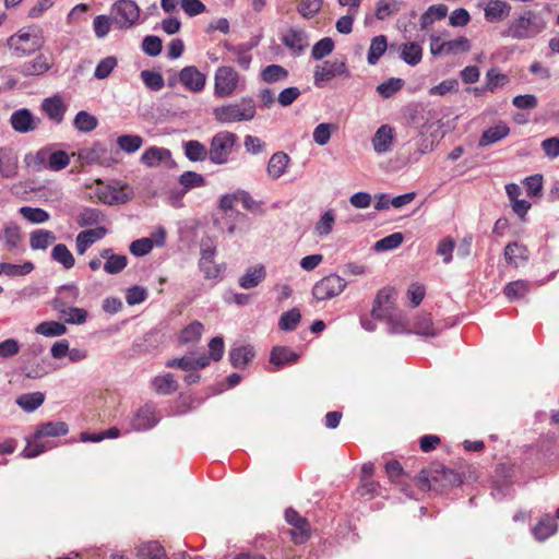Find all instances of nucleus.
Listing matches in <instances>:
<instances>
[{
  "label": "nucleus",
  "instance_id": "1",
  "mask_svg": "<svg viewBox=\"0 0 559 559\" xmlns=\"http://www.w3.org/2000/svg\"><path fill=\"white\" fill-rule=\"evenodd\" d=\"M416 480L418 487L426 491L460 486L463 483V477L460 473L447 468L443 464L433 463L428 468H423Z\"/></svg>",
  "mask_w": 559,
  "mask_h": 559
},
{
  "label": "nucleus",
  "instance_id": "2",
  "mask_svg": "<svg viewBox=\"0 0 559 559\" xmlns=\"http://www.w3.org/2000/svg\"><path fill=\"white\" fill-rule=\"evenodd\" d=\"M545 28V22L533 11H525L518 19L512 21L501 35L514 39H527L538 35Z\"/></svg>",
  "mask_w": 559,
  "mask_h": 559
},
{
  "label": "nucleus",
  "instance_id": "3",
  "mask_svg": "<svg viewBox=\"0 0 559 559\" xmlns=\"http://www.w3.org/2000/svg\"><path fill=\"white\" fill-rule=\"evenodd\" d=\"M255 112V103L252 98H242L239 103L213 109L214 118L221 123L250 121L254 118Z\"/></svg>",
  "mask_w": 559,
  "mask_h": 559
},
{
  "label": "nucleus",
  "instance_id": "4",
  "mask_svg": "<svg viewBox=\"0 0 559 559\" xmlns=\"http://www.w3.org/2000/svg\"><path fill=\"white\" fill-rule=\"evenodd\" d=\"M238 141L236 133L230 131L217 132L211 140L209 158L215 165H224L228 162L234 146Z\"/></svg>",
  "mask_w": 559,
  "mask_h": 559
},
{
  "label": "nucleus",
  "instance_id": "5",
  "mask_svg": "<svg viewBox=\"0 0 559 559\" xmlns=\"http://www.w3.org/2000/svg\"><path fill=\"white\" fill-rule=\"evenodd\" d=\"M346 286L347 283L343 277L331 273L314 284L312 287V296L318 301L332 299L343 293Z\"/></svg>",
  "mask_w": 559,
  "mask_h": 559
},
{
  "label": "nucleus",
  "instance_id": "6",
  "mask_svg": "<svg viewBox=\"0 0 559 559\" xmlns=\"http://www.w3.org/2000/svg\"><path fill=\"white\" fill-rule=\"evenodd\" d=\"M112 10L115 12L114 23L118 28L128 29L133 27L140 19V8L132 0H118Z\"/></svg>",
  "mask_w": 559,
  "mask_h": 559
},
{
  "label": "nucleus",
  "instance_id": "7",
  "mask_svg": "<svg viewBox=\"0 0 559 559\" xmlns=\"http://www.w3.org/2000/svg\"><path fill=\"white\" fill-rule=\"evenodd\" d=\"M469 49L471 43L464 36L448 41H442L437 35L430 36V52L435 57L442 55H456L460 52H466Z\"/></svg>",
  "mask_w": 559,
  "mask_h": 559
},
{
  "label": "nucleus",
  "instance_id": "8",
  "mask_svg": "<svg viewBox=\"0 0 559 559\" xmlns=\"http://www.w3.org/2000/svg\"><path fill=\"white\" fill-rule=\"evenodd\" d=\"M344 75L350 78V73L347 69L345 61H324L322 64H318L314 68L313 79L314 85L320 87L324 81H330L335 76Z\"/></svg>",
  "mask_w": 559,
  "mask_h": 559
},
{
  "label": "nucleus",
  "instance_id": "9",
  "mask_svg": "<svg viewBox=\"0 0 559 559\" xmlns=\"http://www.w3.org/2000/svg\"><path fill=\"white\" fill-rule=\"evenodd\" d=\"M238 83V73L230 67H221L215 73V95L227 97L234 93Z\"/></svg>",
  "mask_w": 559,
  "mask_h": 559
},
{
  "label": "nucleus",
  "instance_id": "10",
  "mask_svg": "<svg viewBox=\"0 0 559 559\" xmlns=\"http://www.w3.org/2000/svg\"><path fill=\"white\" fill-rule=\"evenodd\" d=\"M285 520L293 525L295 530L290 531L295 544H302L310 537V525L306 518L301 516L296 510L288 508L285 511Z\"/></svg>",
  "mask_w": 559,
  "mask_h": 559
},
{
  "label": "nucleus",
  "instance_id": "11",
  "mask_svg": "<svg viewBox=\"0 0 559 559\" xmlns=\"http://www.w3.org/2000/svg\"><path fill=\"white\" fill-rule=\"evenodd\" d=\"M40 122L41 120L35 117L27 108L15 110L10 117L12 129L19 133H28L35 131Z\"/></svg>",
  "mask_w": 559,
  "mask_h": 559
},
{
  "label": "nucleus",
  "instance_id": "12",
  "mask_svg": "<svg viewBox=\"0 0 559 559\" xmlns=\"http://www.w3.org/2000/svg\"><path fill=\"white\" fill-rule=\"evenodd\" d=\"M394 294L395 290L392 287H384L377 293L371 309V316L373 319L382 320L384 313H388L393 310V302L391 301V299Z\"/></svg>",
  "mask_w": 559,
  "mask_h": 559
},
{
  "label": "nucleus",
  "instance_id": "13",
  "mask_svg": "<svg viewBox=\"0 0 559 559\" xmlns=\"http://www.w3.org/2000/svg\"><path fill=\"white\" fill-rule=\"evenodd\" d=\"M157 421L158 418L155 415L154 407L146 404L136 411L131 418L130 425L132 429L141 431L151 429L157 424Z\"/></svg>",
  "mask_w": 559,
  "mask_h": 559
},
{
  "label": "nucleus",
  "instance_id": "14",
  "mask_svg": "<svg viewBox=\"0 0 559 559\" xmlns=\"http://www.w3.org/2000/svg\"><path fill=\"white\" fill-rule=\"evenodd\" d=\"M8 46L15 52L17 57H24L34 52L38 45L28 33L16 34L8 39Z\"/></svg>",
  "mask_w": 559,
  "mask_h": 559
},
{
  "label": "nucleus",
  "instance_id": "15",
  "mask_svg": "<svg viewBox=\"0 0 559 559\" xmlns=\"http://www.w3.org/2000/svg\"><path fill=\"white\" fill-rule=\"evenodd\" d=\"M179 80L191 92H200L205 85V75L193 66L183 68L179 72Z\"/></svg>",
  "mask_w": 559,
  "mask_h": 559
},
{
  "label": "nucleus",
  "instance_id": "16",
  "mask_svg": "<svg viewBox=\"0 0 559 559\" xmlns=\"http://www.w3.org/2000/svg\"><path fill=\"white\" fill-rule=\"evenodd\" d=\"M106 234L107 229L104 226L81 231L75 239L76 252L84 254L94 242L105 237Z\"/></svg>",
  "mask_w": 559,
  "mask_h": 559
},
{
  "label": "nucleus",
  "instance_id": "17",
  "mask_svg": "<svg viewBox=\"0 0 559 559\" xmlns=\"http://www.w3.org/2000/svg\"><path fill=\"white\" fill-rule=\"evenodd\" d=\"M41 110L56 123H61L67 110L63 99L59 95L47 97L41 103Z\"/></svg>",
  "mask_w": 559,
  "mask_h": 559
},
{
  "label": "nucleus",
  "instance_id": "18",
  "mask_svg": "<svg viewBox=\"0 0 559 559\" xmlns=\"http://www.w3.org/2000/svg\"><path fill=\"white\" fill-rule=\"evenodd\" d=\"M165 160H169L171 166L175 165V162L171 159V152L164 147L151 146L141 156V162L151 168L157 167Z\"/></svg>",
  "mask_w": 559,
  "mask_h": 559
},
{
  "label": "nucleus",
  "instance_id": "19",
  "mask_svg": "<svg viewBox=\"0 0 559 559\" xmlns=\"http://www.w3.org/2000/svg\"><path fill=\"white\" fill-rule=\"evenodd\" d=\"M504 259L510 265L519 267L528 260V250L516 241L510 242L504 248Z\"/></svg>",
  "mask_w": 559,
  "mask_h": 559
},
{
  "label": "nucleus",
  "instance_id": "20",
  "mask_svg": "<svg viewBox=\"0 0 559 559\" xmlns=\"http://www.w3.org/2000/svg\"><path fill=\"white\" fill-rule=\"evenodd\" d=\"M509 133H510L509 126L503 121H499L497 124L486 129L483 132L481 136L479 138L478 145L479 146L491 145V144L504 139Z\"/></svg>",
  "mask_w": 559,
  "mask_h": 559
},
{
  "label": "nucleus",
  "instance_id": "21",
  "mask_svg": "<svg viewBox=\"0 0 559 559\" xmlns=\"http://www.w3.org/2000/svg\"><path fill=\"white\" fill-rule=\"evenodd\" d=\"M51 68L48 58L40 53L34 60L24 62L19 71L25 76L41 75Z\"/></svg>",
  "mask_w": 559,
  "mask_h": 559
},
{
  "label": "nucleus",
  "instance_id": "22",
  "mask_svg": "<svg viewBox=\"0 0 559 559\" xmlns=\"http://www.w3.org/2000/svg\"><path fill=\"white\" fill-rule=\"evenodd\" d=\"M282 43L294 52L300 53L307 46V34L304 29L290 28L283 35Z\"/></svg>",
  "mask_w": 559,
  "mask_h": 559
},
{
  "label": "nucleus",
  "instance_id": "23",
  "mask_svg": "<svg viewBox=\"0 0 559 559\" xmlns=\"http://www.w3.org/2000/svg\"><path fill=\"white\" fill-rule=\"evenodd\" d=\"M511 5L503 0H491L485 8V17L488 22H498L508 17Z\"/></svg>",
  "mask_w": 559,
  "mask_h": 559
},
{
  "label": "nucleus",
  "instance_id": "24",
  "mask_svg": "<svg viewBox=\"0 0 559 559\" xmlns=\"http://www.w3.org/2000/svg\"><path fill=\"white\" fill-rule=\"evenodd\" d=\"M393 142V128L389 124H382L372 138L373 150L377 153H385L390 150Z\"/></svg>",
  "mask_w": 559,
  "mask_h": 559
},
{
  "label": "nucleus",
  "instance_id": "25",
  "mask_svg": "<svg viewBox=\"0 0 559 559\" xmlns=\"http://www.w3.org/2000/svg\"><path fill=\"white\" fill-rule=\"evenodd\" d=\"M290 162V157L284 152L274 153L267 163V174L272 179H278L282 177Z\"/></svg>",
  "mask_w": 559,
  "mask_h": 559
},
{
  "label": "nucleus",
  "instance_id": "26",
  "mask_svg": "<svg viewBox=\"0 0 559 559\" xmlns=\"http://www.w3.org/2000/svg\"><path fill=\"white\" fill-rule=\"evenodd\" d=\"M558 524L550 514H545L533 527V535L539 542H543L557 532Z\"/></svg>",
  "mask_w": 559,
  "mask_h": 559
},
{
  "label": "nucleus",
  "instance_id": "27",
  "mask_svg": "<svg viewBox=\"0 0 559 559\" xmlns=\"http://www.w3.org/2000/svg\"><path fill=\"white\" fill-rule=\"evenodd\" d=\"M265 276L266 272L263 265L251 266L239 278V286L243 289L254 288L265 278Z\"/></svg>",
  "mask_w": 559,
  "mask_h": 559
},
{
  "label": "nucleus",
  "instance_id": "28",
  "mask_svg": "<svg viewBox=\"0 0 559 559\" xmlns=\"http://www.w3.org/2000/svg\"><path fill=\"white\" fill-rule=\"evenodd\" d=\"M68 431L69 428L64 421H48L37 427L34 439L66 436Z\"/></svg>",
  "mask_w": 559,
  "mask_h": 559
},
{
  "label": "nucleus",
  "instance_id": "29",
  "mask_svg": "<svg viewBox=\"0 0 559 559\" xmlns=\"http://www.w3.org/2000/svg\"><path fill=\"white\" fill-rule=\"evenodd\" d=\"M17 168V158L12 150L3 147L0 148V175L3 178H11L15 176Z\"/></svg>",
  "mask_w": 559,
  "mask_h": 559
},
{
  "label": "nucleus",
  "instance_id": "30",
  "mask_svg": "<svg viewBox=\"0 0 559 559\" xmlns=\"http://www.w3.org/2000/svg\"><path fill=\"white\" fill-rule=\"evenodd\" d=\"M298 359L299 355L286 346L273 347L270 355V362L277 367H283L287 364L296 362Z\"/></svg>",
  "mask_w": 559,
  "mask_h": 559
},
{
  "label": "nucleus",
  "instance_id": "31",
  "mask_svg": "<svg viewBox=\"0 0 559 559\" xmlns=\"http://www.w3.org/2000/svg\"><path fill=\"white\" fill-rule=\"evenodd\" d=\"M397 50L400 51L401 59L412 67L418 64L421 61L423 49L415 41L403 44L397 47Z\"/></svg>",
  "mask_w": 559,
  "mask_h": 559
},
{
  "label": "nucleus",
  "instance_id": "32",
  "mask_svg": "<svg viewBox=\"0 0 559 559\" xmlns=\"http://www.w3.org/2000/svg\"><path fill=\"white\" fill-rule=\"evenodd\" d=\"M229 361L235 368H242L254 357V350L251 346H239L231 348L228 354Z\"/></svg>",
  "mask_w": 559,
  "mask_h": 559
},
{
  "label": "nucleus",
  "instance_id": "33",
  "mask_svg": "<svg viewBox=\"0 0 559 559\" xmlns=\"http://www.w3.org/2000/svg\"><path fill=\"white\" fill-rule=\"evenodd\" d=\"M179 183L183 186V189L179 192L175 193V198H182L186 192L192 188L203 187L205 185V179L202 175L195 171H185L179 177Z\"/></svg>",
  "mask_w": 559,
  "mask_h": 559
},
{
  "label": "nucleus",
  "instance_id": "34",
  "mask_svg": "<svg viewBox=\"0 0 559 559\" xmlns=\"http://www.w3.org/2000/svg\"><path fill=\"white\" fill-rule=\"evenodd\" d=\"M107 148L102 143H95L92 147L79 151V158L85 164H105Z\"/></svg>",
  "mask_w": 559,
  "mask_h": 559
},
{
  "label": "nucleus",
  "instance_id": "35",
  "mask_svg": "<svg viewBox=\"0 0 559 559\" xmlns=\"http://www.w3.org/2000/svg\"><path fill=\"white\" fill-rule=\"evenodd\" d=\"M186 157L191 162H203L209 156V150L198 140H189L183 143Z\"/></svg>",
  "mask_w": 559,
  "mask_h": 559
},
{
  "label": "nucleus",
  "instance_id": "36",
  "mask_svg": "<svg viewBox=\"0 0 559 559\" xmlns=\"http://www.w3.org/2000/svg\"><path fill=\"white\" fill-rule=\"evenodd\" d=\"M388 49V40L384 35H378L371 39L368 50V63L371 66L377 64L379 59L384 55Z\"/></svg>",
  "mask_w": 559,
  "mask_h": 559
},
{
  "label": "nucleus",
  "instance_id": "37",
  "mask_svg": "<svg viewBox=\"0 0 559 559\" xmlns=\"http://www.w3.org/2000/svg\"><path fill=\"white\" fill-rule=\"evenodd\" d=\"M55 240L56 236L52 231L46 229H37L31 234L29 246L33 250H45Z\"/></svg>",
  "mask_w": 559,
  "mask_h": 559
},
{
  "label": "nucleus",
  "instance_id": "38",
  "mask_svg": "<svg viewBox=\"0 0 559 559\" xmlns=\"http://www.w3.org/2000/svg\"><path fill=\"white\" fill-rule=\"evenodd\" d=\"M138 559H168L164 548L157 542L141 545L136 552Z\"/></svg>",
  "mask_w": 559,
  "mask_h": 559
},
{
  "label": "nucleus",
  "instance_id": "39",
  "mask_svg": "<svg viewBox=\"0 0 559 559\" xmlns=\"http://www.w3.org/2000/svg\"><path fill=\"white\" fill-rule=\"evenodd\" d=\"M448 14V7L444 4H436L428 8V10L420 16V27L427 28L437 20H442Z\"/></svg>",
  "mask_w": 559,
  "mask_h": 559
},
{
  "label": "nucleus",
  "instance_id": "40",
  "mask_svg": "<svg viewBox=\"0 0 559 559\" xmlns=\"http://www.w3.org/2000/svg\"><path fill=\"white\" fill-rule=\"evenodd\" d=\"M44 401L45 395L41 392H34L20 395L16 403L22 409L26 412H34L44 403Z\"/></svg>",
  "mask_w": 559,
  "mask_h": 559
},
{
  "label": "nucleus",
  "instance_id": "41",
  "mask_svg": "<svg viewBox=\"0 0 559 559\" xmlns=\"http://www.w3.org/2000/svg\"><path fill=\"white\" fill-rule=\"evenodd\" d=\"M51 258L58 263L62 264L67 270H70L75 264L73 254L63 243H58L52 248Z\"/></svg>",
  "mask_w": 559,
  "mask_h": 559
},
{
  "label": "nucleus",
  "instance_id": "42",
  "mask_svg": "<svg viewBox=\"0 0 559 559\" xmlns=\"http://www.w3.org/2000/svg\"><path fill=\"white\" fill-rule=\"evenodd\" d=\"M74 127L81 132H91L96 129L98 120L87 111H79L73 121Z\"/></svg>",
  "mask_w": 559,
  "mask_h": 559
},
{
  "label": "nucleus",
  "instance_id": "43",
  "mask_svg": "<svg viewBox=\"0 0 559 559\" xmlns=\"http://www.w3.org/2000/svg\"><path fill=\"white\" fill-rule=\"evenodd\" d=\"M143 142V138L138 134H123L117 139L119 148L128 154L136 152Z\"/></svg>",
  "mask_w": 559,
  "mask_h": 559
},
{
  "label": "nucleus",
  "instance_id": "44",
  "mask_svg": "<svg viewBox=\"0 0 559 559\" xmlns=\"http://www.w3.org/2000/svg\"><path fill=\"white\" fill-rule=\"evenodd\" d=\"M288 76V71L280 64H270L261 72V79L269 84L285 80Z\"/></svg>",
  "mask_w": 559,
  "mask_h": 559
},
{
  "label": "nucleus",
  "instance_id": "45",
  "mask_svg": "<svg viewBox=\"0 0 559 559\" xmlns=\"http://www.w3.org/2000/svg\"><path fill=\"white\" fill-rule=\"evenodd\" d=\"M530 290V284L526 281L519 280L510 282L503 289L506 297L510 300L523 298Z\"/></svg>",
  "mask_w": 559,
  "mask_h": 559
},
{
  "label": "nucleus",
  "instance_id": "46",
  "mask_svg": "<svg viewBox=\"0 0 559 559\" xmlns=\"http://www.w3.org/2000/svg\"><path fill=\"white\" fill-rule=\"evenodd\" d=\"M202 323L199 321H193L181 331L179 341L181 344L197 343L202 335Z\"/></svg>",
  "mask_w": 559,
  "mask_h": 559
},
{
  "label": "nucleus",
  "instance_id": "47",
  "mask_svg": "<svg viewBox=\"0 0 559 559\" xmlns=\"http://www.w3.org/2000/svg\"><path fill=\"white\" fill-rule=\"evenodd\" d=\"M153 384L156 392L165 395H169L178 389V383L171 373H167L163 377H156Z\"/></svg>",
  "mask_w": 559,
  "mask_h": 559
},
{
  "label": "nucleus",
  "instance_id": "48",
  "mask_svg": "<svg viewBox=\"0 0 559 559\" xmlns=\"http://www.w3.org/2000/svg\"><path fill=\"white\" fill-rule=\"evenodd\" d=\"M35 331L44 336L53 337L63 335L67 332V328L64 324L57 321H45L39 323Z\"/></svg>",
  "mask_w": 559,
  "mask_h": 559
},
{
  "label": "nucleus",
  "instance_id": "49",
  "mask_svg": "<svg viewBox=\"0 0 559 559\" xmlns=\"http://www.w3.org/2000/svg\"><path fill=\"white\" fill-rule=\"evenodd\" d=\"M300 320L301 313L299 309L293 308L281 316L278 326L283 331H294L298 326Z\"/></svg>",
  "mask_w": 559,
  "mask_h": 559
},
{
  "label": "nucleus",
  "instance_id": "50",
  "mask_svg": "<svg viewBox=\"0 0 559 559\" xmlns=\"http://www.w3.org/2000/svg\"><path fill=\"white\" fill-rule=\"evenodd\" d=\"M414 331L416 334L424 336H436L438 331L433 328L432 319L430 314L425 313L417 317L414 324Z\"/></svg>",
  "mask_w": 559,
  "mask_h": 559
},
{
  "label": "nucleus",
  "instance_id": "51",
  "mask_svg": "<svg viewBox=\"0 0 559 559\" xmlns=\"http://www.w3.org/2000/svg\"><path fill=\"white\" fill-rule=\"evenodd\" d=\"M401 10V2L396 0H379L376 7V17L384 20L388 16L397 13Z\"/></svg>",
  "mask_w": 559,
  "mask_h": 559
},
{
  "label": "nucleus",
  "instance_id": "52",
  "mask_svg": "<svg viewBox=\"0 0 559 559\" xmlns=\"http://www.w3.org/2000/svg\"><path fill=\"white\" fill-rule=\"evenodd\" d=\"M140 75L145 86L151 91H160L165 85L164 78L159 72L143 70Z\"/></svg>",
  "mask_w": 559,
  "mask_h": 559
},
{
  "label": "nucleus",
  "instance_id": "53",
  "mask_svg": "<svg viewBox=\"0 0 559 559\" xmlns=\"http://www.w3.org/2000/svg\"><path fill=\"white\" fill-rule=\"evenodd\" d=\"M225 47L230 52L237 56V63L245 70L249 69L251 63V56L248 51L252 48V46L239 45L233 46L228 43H225Z\"/></svg>",
  "mask_w": 559,
  "mask_h": 559
},
{
  "label": "nucleus",
  "instance_id": "54",
  "mask_svg": "<svg viewBox=\"0 0 559 559\" xmlns=\"http://www.w3.org/2000/svg\"><path fill=\"white\" fill-rule=\"evenodd\" d=\"M334 49V41L331 37H324L317 41L311 50V57L314 60H322L329 56Z\"/></svg>",
  "mask_w": 559,
  "mask_h": 559
},
{
  "label": "nucleus",
  "instance_id": "55",
  "mask_svg": "<svg viewBox=\"0 0 559 559\" xmlns=\"http://www.w3.org/2000/svg\"><path fill=\"white\" fill-rule=\"evenodd\" d=\"M21 215L31 223L41 224L49 219V214L43 209L23 206L20 209Z\"/></svg>",
  "mask_w": 559,
  "mask_h": 559
},
{
  "label": "nucleus",
  "instance_id": "56",
  "mask_svg": "<svg viewBox=\"0 0 559 559\" xmlns=\"http://www.w3.org/2000/svg\"><path fill=\"white\" fill-rule=\"evenodd\" d=\"M404 236L402 233H393L380 240H378L374 243V250L376 251H385V250H392L401 246L403 242Z\"/></svg>",
  "mask_w": 559,
  "mask_h": 559
},
{
  "label": "nucleus",
  "instance_id": "57",
  "mask_svg": "<svg viewBox=\"0 0 559 559\" xmlns=\"http://www.w3.org/2000/svg\"><path fill=\"white\" fill-rule=\"evenodd\" d=\"M404 85V81L399 78H392L377 86V92L384 98L393 96Z\"/></svg>",
  "mask_w": 559,
  "mask_h": 559
},
{
  "label": "nucleus",
  "instance_id": "58",
  "mask_svg": "<svg viewBox=\"0 0 559 559\" xmlns=\"http://www.w3.org/2000/svg\"><path fill=\"white\" fill-rule=\"evenodd\" d=\"M163 41L158 36L147 35L143 38L142 50L150 57H156L162 52Z\"/></svg>",
  "mask_w": 559,
  "mask_h": 559
},
{
  "label": "nucleus",
  "instance_id": "59",
  "mask_svg": "<svg viewBox=\"0 0 559 559\" xmlns=\"http://www.w3.org/2000/svg\"><path fill=\"white\" fill-rule=\"evenodd\" d=\"M390 326V332L393 334L406 332L405 319L402 314L392 311L384 313L383 319Z\"/></svg>",
  "mask_w": 559,
  "mask_h": 559
},
{
  "label": "nucleus",
  "instance_id": "60",
  "mask_svg": "<svg viewBox=\"0 0 559 559\" xmlns=\"http://www.w3.org/2000/svg\"><path fill=\"white\" fill-rule=\"evenodd\" d=\"M201 259L199 265L212 264L216 253V246L211 238L202 239L200 243Z\"/></svg>",
  "mask_w": 559,
  "mask_h": 559
},
{
  "label": "nucleus",
  "instance_id": "61",
  "mask_svg": "<svg viewBox=\"0 0 559 559\" xmlns=\"http://www.w3.org/2000/svg\"><path fill=\"white\" fill-rule=\"evenodd\" d=\"M322 8V0H302L297 7V11L305 19H312Z\"/></svg>",
  "mask_w": 559,
  "mask_h": 559
},
{
  "label": "nucleus",
  "instance_id": "62",
  "mask_svg": "<svg viewBox=\"0 0 559 559\" xmlns=\"http://www.w3.org/2000/svg\"><path fill=\"white\" fill-rule=\"evenodd\" d=\"M509 82V79L506 74L499 73L496 69H490L486 73V84L485 88L492 92L498 86H502Z\"/></svg>",
  "mask_w": 559,
  "mask_h": 559
},
{
  "label": "nucleus",
  "instance_id": "63",
  "mask_svg": "<svg viewBox=\"0 0 559 559\" xmlns=\"http://www.w3.org/2000/svg\"><path fill=\"white\" fill-rule=\"evenodd\" d=\"M69 162V155L64 151H56L48 156V167L55 171L66 168Z\"/></svg>",
  "mask_w": 559,
  "mask_h": 559
},
{
  "label": "nucleus",
  "instance_id": "64",
  "mask_svg": "<svg viewBox=\"0 0 559 559\" xmlns=\"http://www.w3.org/2000/svg\"><path fill=\"white\" fill-rule=\"evenodd\" d=\"M335 222V216L333 212L326 211L320 218V221L316 224L314 230L319 236L329 235Z\"/></svg>",
  "mask_w": 559,
  "mask_h": 559
}]
</instances>
